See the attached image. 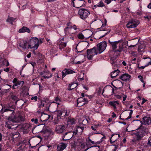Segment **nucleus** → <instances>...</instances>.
<instances>
[{"label": "nucleus", "instance_id": "aec40b11", "mask_svg": "<svg viewBox=\"0 0 151 151\" xmlns=\"http://www.w3.org/2000/svg\"><path fill=\"white\" fill-rule=\"evenodd\" d=\"M131 78V76L128 73H124L120 76V78L123 81H127Z\"/></svg>", "mask_w": 151, "mask_h": 151}, {"label": "nucleus", "instance_id": "4468645a", "mask_svg": "<svg viewBox=\"0 0 151 151\" xmlns=\"http://www.w3.org/2000/svg\"><path fill=\"white\" fill-rule=\"evenodd\" d=\"M75 73V72L70 69L65 68L62 72V78H63L66 75L68 74H72Z\"/></svg>", "mask_w": 151, "mask_h": 151}, {"label": "nucleus", "instance_id": "79ce46f5", "mask_svg": "<svg viewBox=\"0 0 151 151\" xmlns=\"http://www.w3.org/2000/svg\"><path fill=\"white\" fill-rule=\"evenodd\" d=\"M70 111L68 109L66 110H64L63 111V113L65 112V114L64 116H68L70 113Z\"/></svg>", "mask_w": 151, "mask_h": 151}, {"label": "nucleus", "instance_id": "09e8293b", "mask_svg": "<svg viewBox=\"0 0 151 151\" xmlns=\"http://www.w3.org/2000/svg\"><path fill=\"white\" fill-rule=\"evenodd\" d=\"M52 74H51L50 75H47V76L46 75H44L42 76V77L45 79L46 78H51L52 76Z\"/></svg>", "mask_w": 151, "mask_h": 151}, {"label": "nucleus", "instance_id": "1a4fd4ad", "mask_svg": "<svg viewBox=\"0 0 151 151\" xmlns=\"http://www.w3.org/2000/svg\"><path fill=\"white\" fill-rule=\"evenodd\" d=\"M68 42V39L65 37H63L58 41L57 43L58 45L59 48L61 51L66 47Z\"/></svg>", "mask_w": 151, "mask_h": 151}, {"label": "nucleus", "instance_id": "f704fd0d", "mask_svg": "<svg viewBox=\"0 0 151 151\" xmlns=\"http://www.w3.org/2000/svg\"><path fill=\"white\" fill-rule=\"evenodd\" d=\"M111 29H107V28L104 29L103 30V31H105V32H105L104 33V35L102 36L101 37H100L101 38V37H104L105 36V35H107L108 33H109V32H110V31H111Z\"/></svg>", "mask_w": 151, "mask_h": 151}, {"label": "nucleus", "instance_id": "ea45409f", "mask_svg": "<svg viewBox=\"0 0 151 151\" xmlns=\"http://www.w3.org/2000/svg\"><path fill=\"white\" fill-rule=\"evenodd\" d=\"M71 29L70 28L68 27H67L64 29V32L65 34L66 35H68L69 34V32L70 30Z\"/></svg>", "mask_w": 151, "mask_h": 151}, {"label": "nucleus", "instance_id": "6e6552de", "mask_svg": "<svg viewBox=\"0 0 151 151\" xmlns=\"http://www.w3.org/2000/svg\"><path fill=\"white\" fill-rule=\"evenodd\" d=\"M140 22L139 21L136 19H132L128 21L126 26L128 28H131L136 27Z\"/></svg>", "mask_w": 151, "mask_h": 151}, {"label": "nucleus", "instance_id": "e2e57ef3", "mask_svg": "<svg viewBox=\"0 0 151 151\" xmlns=\"http://www.w3.org/2000/svg\"><path fill=\"white\" fill-rule=\"evenodd\" d=\"M83 61H78L77 62H74V63L76 64H80L81 63H83Z\"/></svg>", "mask_w": 151, "mask_h": 151}, {"label": "nucleus", "instance_id": "f3484780", "mask_svg": "<svg viewBox=\"0 0 151 151\" xmlns=\"http://www.w3.org/2000/svg\"><path fill=\"white\" fill-rule=\"evenodd\" d=\"M67 145L66 143H60L57 146V151H62L67 147Z\"/></svg>", "mask_w": 151, "mask_h": 151}, {"label": "nucleus", "instance_id": "bb28decb", "mask_svg": "<svg viewBox=\"0 0 151 151\" xmlns=\"http://www.w3.org/2000/svg\"><path fill=\"white\" fill-rule=\"evenodd\" d=\"M73 127H74L73 126L69 125V126L67 125L66 127H65V129H66L67 132H68L74 133V131L73 129Z\"/></svg>", "mask_w": 151, "mask_h": 151}, {"label": "nucleus", "instance_id": "f03ea898", "mask_svg": "<svg viewBox=\"0 0 151 151\" xmlns=\"http://www.w3.org/2000/svg\"><path fill=\"white\" fill-rule=\"evenodd\" d=\"M123 41L121 40L117 41L111 42L109 40V42L113 50L109 52V54L111 55L112 54L117 52L120 53L123 50L124 47L122 45Z\"/></svg>", "mask_w": 151, "mask_h": 151}, {"label": "nucleus", "instance_id": "4d7b16f0", "mask_svg": "<svg viewBox=\"0 0 151 151\" xmlns=\"http://www.w3.org/2000/svg\"><path fill=\"white\" fill-rule=\"evenodd\" d=\"M138 77L140 80L141 82L142 83L144 82V81L142 76L140 75Z\"/></svg>", "mask_w": 151, "mask_h": 151}, {"label": "nucleus", "instance_id": "2f4dec72", "mask_svg": "<svg viewBox=\"0 0 151 151\" xmlns=\"http://www.w3.org/2000/svg\"><path fill=\"white\" fill-rule=\"evenodd\" d=\"M148 61H149V63H148L146 64L144 66H140V67L138 66V68L139 69H144L146 67H147L149 65H151V60L149 58H148Z\"/></svg>", "mask_w": 151, "mask_h": 151}, {"label": "nucleus", "instance_id": "774afa93", "mask_svg": "<svg viewBox=\"0 0 151 151\" xmlns=\"http://www.w3.org/2000/svg\"><path fill=\"white\" fill-rule=\"evenodd\" d=\"M148 9H151V2H150L147 6Z\"/></svg>", "mask_w": 151, "mask_h": 151}, {"label": "nucleus", "instance_id": "c03bdc74", "mask_svg": "<svg viewBox=\"0 0 151 151\" xmlns=\"http://www.w3.org/2000/svg\"><path fill=\"white\" fill-rule=\"evenodd\" d=\"M139 40V39H138V40H137L135 44L133 45H128V47H135V46L138 44Z\"/></svg>", "mask_w": 151, "mask_h": 151}, {"label": "nucleus", "instance_id": "cd10ccee", "mask_svg": "<svg viewBox=\"0 0 151 151\" xmlns=\"http://www.w3.org/2000/svg\"><path fill=\"white\" fill-rule=\"evenodd\" d=\"M119 72V71L118 69L115 70L114 71L111 72V76L112 78L115 77L118 75Z\"/></svg>", "mask_w": 151, "mask_h": 151}, {"label": "nucleus", "instance_id": "603ef678", "mask_svg": "<svg viewBox=\"0 0 151 151\" xmlns=\"http://www.w3.org/2000/svg\"><path fill=\"white\" fill-rule=\"evenodd\" d=\"M134 121H137L139 123H140V126L137 129H141V127H142V122L141 121L139 120H134Z\"/></svg>", "mask_w": 151, "mask_h": 151}, {"label": "nucleus", "instance_id": "412c9836", "mask_svg": "<svg viewBox=\"0 0 151 151\" xmlns=\"http://www.w3.org/2000/svg\"><path fill=\"white\" fill-rule=\"evenodd\" d=\"M144 124L145 125H148L151 123V119L149 117H144L143 118Z\"/></svg>", "mask_w": 151, "mask_h": 151}, {"label": "nucleus", "instance_id": "de8ad7c7", "mask_svg": "<svg viewBox=\"0 0 151 151\" xmlns=\"http://www.w3.org/2000/svg\"><path fill=\"white\" fill-rule=\"evenodd\" d=\"M55 101L56 102V103L58 104H59V103L61 101L60 98L58 97L55 98Z\"/></svg>", "mask_w": 151, "mask_h": 151}, {"label": "nucleus", "instance_id": "ddd939ff", "mask_svg": "<svg viewBox=\"0 0 151 151\" xmlns=\"http://www.w3.org/2000/svg\"><path fill=\"white\" fill-rule=\"evenodd\" d=\"M65 129V127L63 124L58 125L56 126L55 131L58 133H62Z\"/></svg>", "mask_w": 151, "mask_h": 151}, {"label": "nucleus", "instance_id": "a211bd4d", "mask_svg": "<svg viewBox=\"0 0 151 151\" xmlns=\"http://www.w3.org/2000/svg\"><path fill=\"white\" fill-rule=\"evenodd\" d=\"M120 53L117 52L116 53H114L112 54L111 55H110L111 56V64H113L115 63L116 61V59L118 55H119Z\"/></svg>", "mask_w": 151, "mask_h": 151}, {"label": "nucleus", "instance_id": "58836bf2", "mask_svg": "<svg viewBox=\"0 0 151 151\" xmlns=\"http://www.w3.org/2000/svg\"><path fill=\"white\" fill-rule=\"evenodd\" d=\"M45 74L46 75H48L50 74V72L48 70H45L41 72L40 73V75H43Z\"/></svg>", "mask_w": 151, "mask_h": 151}, {"label": "nucleus", "instance_id": "f257e3e1", "mask_svg": "<svg viewBox=\"0 0 151 151\" xmlns=\"http://www.w3.org/2000/svg\"><path fill=\"white\" fill-rule=\"evenodd\" d=\"M4 112H8L11 114L6 122V127L9 129H16L18 125L15 123L21 122L24 120V115L20 111H17L15 113L13 110L8 109H5Z\"/></svg>", "mask_w": 151, "mask_h": 151}, {"label": "nucleus", "instance_id": "c756f323", "mask_svg": "<svg viewBox=\"0 0 151 151\" xmlns=\"http://www.w3.org/2000/svg\"><path fill=\"white\" fill-rule=\"evenodd\" d=\"M0 63H1V65H5L6 67L9 65V63L8 61L5 59L2 60Z\"/></svg>", "mask_w": 151, "mask_h": 151}, {"label": "nucleus", "instance_id": "8fccbe9b", "mask_svg": "<svg viewBox=\"0 0 151 151\" xmlns=\"http://www.w3.org/2000/svg\"><path fill=\"white\" fill-rule=\"evenodd\" d=\"M9 92V89H4L3 90H1V92H1V94L2 93H8Z\"/></svg>", "mask_w": 151, "mask_h": 151}, {"label": "nucleus", "instance_id": "0eeeda50", "mask_svg": "<svg viewBox=\"0 0 151 151\" xmlns=\"http://www.w3.org/2000/svg\"><path fill=\"white\" fill-rule=\"evenodd\" d=\"M107 44L106 42L104 41L98 44L96 46V50L99 54L103 52L106 49Z\"/></svg>", "mask_w": 151, "mask_h": 151}, {"label": "nucleus", "instance_id": "bf43d9fd", "mask_svg": "<svg viewBox=\"0 0 151 151\" xmlns=\"http://www.w3.org/2000/svg\"><path fill=\"white\" fill-rule=\"evenodd\" d=\"M123 99L122 101L123 102L127 98V96L126 95H124L123 94V96L122 97Z\"/></svg>", "mask_w": 151, "mask_h": 151}, {"label": "nucleus", "instance_id": "a18cd8bd", "mask_svg": "<svg viewBox=\"0 0 151 151\" xmlns=\"http://www.w3.org/2000/svg\"><path fill=\"white\" fill-rule=\"evenodd\" d=\"M80 147L82 149H85V150L87 148V146L86 145V143H82L80 145Z\"/></svg>", "mask_w": 151, "mask_h": 151}, {"label": "nucleus", "instance_id": "b1692460", "mask_svg": "<svg viewBox=\"0 0 151 151\" xmlns=\"http://www.w3.org/2000/svg\"><path fill=\"white\" fill-rule=\"evenodd\" d=\"M30 30L29 29L25 27H23L22 28L20 29L19 30V32L20 33L27 32L29 33Z\"/></svg>", "mask_w": 151, "mask_h": 151}, {"label": "nucleus", "instance_id": "9d476101", "mask_svg": "<svg viewBox=\"0 0 151 151\" xmlns=\"http://www.w3.org/2000/svg\"><path fill=\"white\" fill-rule=\"evenodd\" d=\"M71 4L73 6L79 8L81 7L84 4V0H71Z\"/></svg>", "mask_w": 151, "mask_h": 151}, {"label": "nucleus", "instance_id": "5701e85b", "mask_svg": "<svg viewBox=\"0 0 151 151\" xmlns=\"http://www.w3.org/2000/svg\"><path fill=\"white\" fill-rule=\"evenodd\" d=\"M78 84L76 83H71L69 84L68 90L70 91L76 88Z\"/></svg>", "mask_w": 151, "mask_h": 151}, {"label": "nucleus", "instance_id": "dca6fc26", "mask_svg": "<svg viewBox=\"0 0 151 151\" xmlns=\"http://www.w3.org/2000/svg\"><path fill=\"white\" fill-rule=\"evenodd\" d=\"M50 102L49 100L47 98H44L40 102V106H45L47 108L50 105Z\"/></svg>", "mask_w": 151, "mask_h": 151}, {"label": "nucleus", "instance_id": "5fc2aeb1", "mask_svg": "<svg viewBox=\"0 0 151 151\" xmlns=\"http://www.w3.org/2000/svg\"><path fill=\"white\" fill-rule=\"evenodd\" d=\"M2 83H4V84H5L6 85L9 81L8 79H2Z\"/></svg>", "mask_w": 151, "mask_h": 151}, {"label": "nucleus", "instance_id": "a19ab883", "mask_svg": "<svg viewBox=\"0 0 151 151\" xmlns=\"http://www.w3.org/2000/svg\"><path fill=\"white\" fill-rule=\"evenodd\" d=\"M88 101H85L84 102L77 103V106L80 107L88 103Z\"/></svg>", "mask_w": 151, "mask_h": 151}, {"label": "nucleus", "instance_id": "39448f33", "mask_svg": "<svg viewBox=\"0 0 151 151\" xmlns=\"http://www.w3.org/2000/svg\"><path fill=\"white\" fill-rule=\"evenodd\" d=\"M87 58L89 60H92L93 56L99 53L96 50V47H94L92 48L88 49L86 50Z\"/></svg>", "mask_w": 151, "mask_h": 151}, {"label": "nucleus", "instance_id": "393cba45", "mask_svg": "<svg viewBox=\"0 0 151 151\" xmlns=\"http://www.w3.org/2000/svg\"><path fill=\"white\" fill-rule=\"evenodd\" d=\"M75 124V120L73 118L68 119L67 122V126H69V125L72 126Z\"/></svg>", "mask_w": 151, "mask_h": 151}, {"label": "nucleus", "instance_id": "473e14b6", "mask_svg": "<svg viewBox=\"0 0 151 151\" xmlns=\"http://www.w3.org/2000/svg\"><path fill=\"white\" fill-rule=\"evenodd\" d=\"M85 101H88V99L83 97L79 98L77 100V103L84 102Z\"/></svg>", "mask_w": 151, "mask_h": 151}, {"label": "nucleus", "instance_id": "680f3d73", "mask_svg": "<svg viewBox=\"0 0 151 151\" xmlns=\"http://www.w3.org/2000/svg\"><path fill=\"white\" fill-rule=\"evenodd\" d=\"M17 81H17V78H14V79H13V80L12 81V82L14 83H17Z\"/></svg>", "mask_w": 151, "mask_h": 151}, {"label": "nucleus", "instance_id": "a878e982", "mask_svg": "<svg viewBox=\"0 0 151 151\" xmlns=\"http://www.w3.org/2000/svg\"><path fill=\"white\" fill-rule=\"evenodd\" d=\"M117 135L116 134H112L111 137L110 138V142L111 144L115 142L117 139Z\"/></svg>", "mask_w": 151, "mask_h": 151}, {"label": "nucleus", "instance_id": "49530a36", "mask_svg": "<svg viewBox=\"0 0 151 151\" xmlns=\"http://www.w3.org/2000/svg\"><path fill=\"white\" fill-rule=\"evenodd\" d=\"M78 38L80 39H83L84 38V37L82 33H79L78 35Z\"/></svg>", "mask_w": 151, "mask_h": 151}, {"label": "nucleus", "instance_id": "37998d69", "mask_svg": "<svg viewBox=\"0 0 151 151\" xmlns=\"http://www.w3.org/2000/svg\"><path fill=\"white\" fill-rule=\"evenodd\" d=\"M60 119L56 118L54 120L53 123L55 124H58Z\"/></svg>", "mask_w": 151, "mask_h": 151}, {"label": "nucleus", "instance_id": "69168bd1", "mask_svg": "<svg viewBox=\"0 0 151 151\" xmlns=\"http://www.w3.org/2000/svg\"><path fill=\"white\" fill-rule=\"evenodd\" d=\"M147 101V100H145L144 98H143L142 101L141 102V104H144V103H145L146 101Z\"/></svg>", "mask_w": 151, "mask_h": 151}, {"label": "nucleus", "instance_id": "4be33fe9", "mask_svg": "<svg viewBox=\"0 0 151 151\" xmlns=\"http://www.w3.org/2000/svg\"><path fill=\"white\" fill-rule=\"evenodd\" d=\"M50 116L46 114H42L41 116L40 120L42 121H45L47 120L50 118Z\"/></svg>", "mask_w": 151, "mask_h": 151}, {"label": "nucleus", "instance_id": "72a5a7b5", "mask_svg": "<svg viewBox=\"0 0 151 151\" xmlns=\"http://www.w3.org/2000/svg\"><path fill=\"white\" fill-rule=\"evenodd\" d=\"M16 19L15 18H14L12 17H9L6 20V22H9L11 23V24H12L13 22Z\"/></svg>", "mask_w": 151, "mask_h": 151}, {"label": "nucleus", "instance_id": "423d86ee", "mask_svg": "<svg viewBox=\"0 0 151 151\" xmlns=\"http://www.w3.org/2000/svg\"><path fill=\"white\" fill-rule=\"evenodd\" d=\"M78 14L81 19L85 20L88 17L90 14V13L87 9H81L79 10Z\"/></svg>", "mask_w": 151, "mask_h": 151}, {"label": "nucleus", "instance_id": "0e129e2a", "mask_svg": "<svg viewBox=\"0 0 151 151\" xmlns=\"http://www.w3.org/2000/svg\"><path fill=\"white\" fill-rule=\"evenodd\" d=\"M4 70L5 72H8L9 71V68H6L4 69Z\"/></svg>", "mask_w": 151, "mask_h": 151}, {"label": "nucleus", "instance_id": "4c0bfd02", "mask_svg": "<svg viewBox=\"0 0 151 151\" xmlns=\"http://www.w3.org/2000/svg\"><path fill=\"white\" fill-rule=\"evenodd\" d=\"M104 4L103 2L101 1L97 5L94 6L95 7H101L104 6Z\"/></svg>", "mask_w": 151, "mask_h": 151}, {"label": "nucleus", "instance_id": "f8f14e48", "mask_svg": "<svg viewBox=\"0 0 151 151\" xmlns=\"http://www.w3.org/2000/svg\"><path fill=\"white\" fill-rule=\"evenodd\" d=\"M85 127V125L83 123L80 124L79 125L77 126L76 131H74V134L75 135L77 133L81 134Z\"/></svg>", "mask_w": 151, "mask_h": 151}, {"label": "nucleus", "instance_id": "c85d7f7f", "mask_svg": "<svg viewBox=\"0 0 151 151\" xmlns=\"http://www.w3.org/2000/svg\"><path fill=\"white\" fill-rule=\"evenodd\" d=\"M109 104L113 106L114 108H116V106L119 104V103L117 101H110Z\"/></svg>", "mask_w": 151, "mask_h": 151}, {"label": "nucleus", "instance_id": "3c124183", "mask_svg": "<svg viewBox=\"0 0 151 151\" xmlns=\"http://www.w3.org/2000/svg\"><path fill=\"white\" fill-rule=\"evenodd\" d=\"M17 84V86L21 84L23 85L24 83V82L22 81H18L17 83H16Z\"/></svg>", "mask_w": 151, "mask_h": 151}, {"label": "nucleus", "instance_id": "338daca9", "mask_svg": "<svg viewBox=\"0 0 151 151\" xmlns=\"http://www.w3.org/2000/svg\"><path fill=\"white\" fill-rule=\"evenodd\" d=\"M105 2L107 4H108L111 2V1L110 0H105Z\"/></svg>", "mask_w": 151, "mask_h": 151}, {"label": "nucleus", "instance_id": "2eb2a0df", "mask_svg": "<svg viewBox=\"0 0 151 151\" xmlns=\"http://www.w3.org/2000/svg\"><path fill=\"white\" fill-rule=\"evenodd\" d=\"M74 133H72L66 132L63 134L62 140H67L70 139L73 136Z\"/></svg>", "mask_w": 151, "mask_h": 151}, {"label": "nucleus", "instance_id": "13d9d810", "mask_svg": "<svg viewBox=\"0 0 151 151\" xmlns=\"http://www.w3.org/2000/svg\"><path fill=\"white\" fill-rule=\"evenodd\" d=\"M118 99H121L123 96V94L122 95H116L115 96Z\"/></svg>", "mask_w": 151, "mask_h": 151}, {"label": "nucleus", "instance_id": "c9c22d12", "mask_svg": "<svg viewBox=\"0 0 151 151\" xmlns=\"http://www.w3.org/2000/svg\"><path fill=\"white\" fill-rule=\"evenodd\" d=\"M55 112L56 114H57V117L56 118L60 119V116L63 114V112H62V111L58 110L56 111Z\"/></svg>", "mask_w": 151, "mask_h": 151}, {"label": "nucleus", "instance_id": "7ed1b4c3", "mask_svg": "<svg viewBox=\"0 0 151 151\" xmlns=\"http://www.w3.org/2000/svg\"><path fill=\"white\" fill-rule=\"evenodd\" d=\"M106 139V137L104 136L99 141L95 142L91 140L89 137L88 139H86V145L87 146V148L84 151H86L89 149L91 147H96V146H92V145L99 144L101 143L105 139Z\"/></svg>", "mask_w": 151, "mask_h": 151}, {"label": "nucleus", "instance_id": "e433bc0d", "mask_svg": "<svg viewBox=\"0 0 151 151\" xmlns=\"http://www.w3.org/2000/svg\"><path fill=\"white\" fill-rule=\"evenodd\" d=\"M11 99L14 101H16V102L19 100L18 97L14 94L11 95Z\"/></svg>", "mask_w": 151, "mask_h": 151}, {"label": "nucleus", "instance_id": "6ab92c4d", "mask_svg": "<svg viewBox=\"0 0 151 151\" xmlns=\"http://www.w3.org/2000/svg\"><path fill=\"white\" fill-rule=\"evenodd\" d=\"M19 46L24 49L28 48V42L26 40L21 41L19 44Z\"/></svg>", "mask_w": 151, "mask_h": 151}, {"label": "nucleus", "instance_id": "864d4df0", "mask_svg": "<svg viewBox=\"0 0 151 151\" xmlns=\"http://www.w3.org/2000/svg\"><path fill=\"white\" fill-rule=\"evenodd\" d=\"M132 113H133V111L132 110H131L130 111L129 113V116L127 118L125 119L128 120V119L131 118V116H132Z\"/></svg>", "mask_w": 151, "mask_h": 151}, {"label": "nucleus", "instance_id": "9b49d317", "mask_svg": "<svg viewBox=\"0 0 151 151\" xmlns=\"http://www.w3.org/2000/svg\"><path fill=\"white\" fill-rule=\"evenodd\" d=\"M147 133L146 131L143 130L142 129L139 132L135 133L137 137V140L138 141L140 140Z\"/></svg>", "mask_w": 151, "mask_h": 151}, {"label": "nucleus", "instance_id": "7c9ffc66", "mask_svg": "<svg viewBox=\"0 0 151 151\" xmlns=\"http://www.w3.org/2000/svg\"><path fill=\"white\" fill-rule=\"evenodd\" d=\"M145 48V46L144 44H141L139 45L138 50L139 52H142Z\"/></svg>", "mask_w": 151, "mask_h": 151}, {"label": "nucleus", "instance_id": "052dcab7", "mask_svg": "<svg viewBox=\"0 0 151 151\" xmlns=\"http://www.w3.org/2000/svg\"><path fill=\"white\" fill-rule=\"evenodd\" d=\"M31 99L32 100H34L35 101H37V96H35L34 97H32L31 98Z\"/></svg>", "mask_w": 151, "mask_h": 151}, {"label": "nucleus", "instance_id": "6e6d98bb", "mask_svg": "<svg viewBox=\"0 0 151 151\" xmlns=\"http://www.w3.org/2000/svg\"><path fill=\"white\" fill-rule=\"evenodd\" d=\"M91 129L93 130L96 131L97 129V126L96 125H93L91 127Z\"/></svg>", "mask_w": 151, "mask_h": 151}, {"label": "nucleus", "instance_id": "20e7f679", "mask_svg": "<svg viewBox=\"0 0 151 151\" xmlns=\"http://www.w3.org/2000/svg\"><path fill=\"white\" fill-rule=\"evenodd\" d=\"M39 40L36 37H33L30 39L28 42V48L37 49L39 46Z\"/></svg>", "mask_w": 151, "mask_h": 151}]
</instances>
